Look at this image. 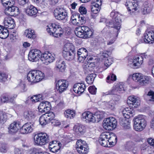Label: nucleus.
I'll return each instance as SVG.
<instances>
[{"instance_id": "12", "label": "nucleus", "mask_w": 154, "mask_h": 154, "mask_svg": "<svg viewBox=\"0 0 154 154\" xmlns=\"http://www.w3.org/2000/svg\"><path fill=\"white\" fill-rule=\"evenodd\" d=\"M148 57L146 53H142L140 55H137L133 57L132 63L133 66L136 68L140 67L143 62L144 59Z\"/></svg>"}, {"instance_id": "36", "label": "nucleus", "mask_w": 154, "mask_h": 154, "mask_svg": "<svg viewBox=\"0 0 154 154\" xmlns=\"http://www.w3.org/2000/svg\"><path fill=\"white\" fill-rule=\"evenodd\" d=\"M44 99L42 95L41 94L38 95H34L30 97V100L32 103H35L38 102H40Z\"/></svg>"}, {"instance_id": "48", "label": "nucleus", "mask_w": 154, "mask_h": 154, "mask_svg": "<svg viewBox=\"0 0 154 154\" xmlns=\"http://www.w3.org/2000/svg\"><path fill=\"white\" fill-rule=\"evenodd\" d=\"M45 114L47 118V119L48 120L49 122L51 121L52 119H54L55 117V114L54 112H50Z\"/></svg>"}, {"instance_id": "62", "label": "nucleus", "mask_w": 154, "mask_h": 154, "mask_svg": "<svg viewBox=\"0 0 154 154\" xmlns=\"http://www.w3.org/2000/svg\"><path fill=\"white\" fill-rule=\"evenodd\" d=\"M8 149L7 145L5 144H2L0 147V152L2 153L6 152L8 151Z\"/></svg>"}, {"instance_id": "58", "label": "nucleus", "mask_w": 154, "mask_h": 154, "mask_svg": "<svg viewBox=\"0 0 154 154\" xmlns=\"http://www.w3.org/2000/svg\"><path fill=\"white\" fill-rule=\"evenodd\" d=\"M83 5H82L79 8V11L80 13V14H85L87 13V9L85 7L83 6Z\"/></svg>"}, {"instance_id": "1", "label": "nucleus", "mask_w": 154, "mask_h": 154, "mask_svg": "<svg viewBox=\"0 0 154 154\" xmlns=\"http://www.w3.org/2000/svg\"><path fill=\"white\" fill-rule=\"evenodd\" d=\"M41 53V51L37 49L31 50L28 54L29 60L32 62L36 61L40 58L42 63L46 65L53 62L55 60V55L53 53L51 54L48 51H46L40 55Z\"/></svg>"}, {"instance_id": "40", "label": "nucleus", "mask_w": 154, "mask_h": 154, "mask_svg": "<svg viewBox=\"0 0 154 154\" xmlns=\"http://www.w3.org/2000/svg\"><path fill=\"white\" fill-rule=\"evenodd\" d=\"M116 80V75L113 73H109L106 78V82L109 83L113 82Z\"/></svg>"}, {"instance_id": "39", "label": "nucleus", "mask_w": 154, "mask_h": 154, "mask_svg": "<svg viewBox=\"0 0 154 154\" xmlns=\"http://www.w3.org/2000/svg\"><path fill=\"white\" fill-rule=\"evenodd\" d=\"M86 128L85 126L82 124H78V135L83 134L86 131Z\"/></svg>"}, {"instance_id": "26", "label": "nucleus", "mask_w": 154, "mask_h": 154, "mask_svg": "<svg viewBox=\"0 0 154 154\" xmlns=\"http://www.w3.org/2000/svg\"><path fill=\"white\" fill-rule=\"evenodd\" d=\"M90 29L88 27L86 26H78V37L81 38V35H84Z\"/></svg>"}, {"instance_id": "31", "label": "nucleus", "mask_w": 154, "mask_h": 154, "mask_svg": "<svg viewBox=\"0 0 154 154\" xmlns=\"http://www.w3.org/2000/svg\"><path fill=\"white\" fill-rule=\"evenodd\" d=\"M23 116L25 119L28 121H32L35 117L34 112L32 111H25L24 113Z\"/></svg>"}, {"instance_id": "45", "label": "nucleus", "mask_w": 154, "mask_h": 154, "mask_svg": "<svg viewBox=\"0 0 154 154\" xmlns=\"http://www.w3.org/2000/svg\"><path fill=\"white\" fill-rule=\"evenodd\" d=\"M39 122L40 124L42 125H45L49 122L48 120L47 119V118L44 115L41 116L39 119Z\"/></svg>"}, {"instance_id": "46", "label": "nucleus", "mask_w": 154, "mask_h": 154, "mask_svg": "<svg viewBox=\"0 0 154 154\" xmlns=\"http://www.w3.org/2000/svg\"><path fill=\"white\" fill-rule=\"evenodd\" d=\"M134 145V142L131 141H129L125 144V148L126 149L129 151H130L133 149Z\"/></svg>"}, {"instance_id": "7", "label": "nucleus", "mask_w": 154, "mask_h": 154, "mask_svg": "<svg viewBox=\"0 0 154 154\" xmlns=\"http://www.w3.org/2000/svg\"><path fill=\"white\" fill-rule=\"evenodd\" d=\"M34 140L35 144L40 145H45L50 141L49 136L46 133L42 132L35 134Z\"/></svg>"}, {"instance_id": "8", "label": "nucleus", "mask_w": 154, "mask_h": 154, "mask_svg": "<svg viewBox=\"0 0 154 154\" xmlns=\"http://www.w3.org/2000/svg\"><path fill=\"white\" fill-rule=\"evenodd\" d=\"M113 138L117 139V137L115 134H110L108 133L104 132L101 134L99 139V142L102 146L106 147L108 146V142H109V140H112Z\"/></svg>"}, {"instance_id": "34", "label": "nucleus", "mask_w": 154, "mask_h": 154, "mask_svg": "<svg viewBox=\"0 0 154 154\" xmlns=\"http://www.w3.org/2000/svg\"><path fill=\"white\" fill-rule=\"evenodd\" d=\"M61 145V143L59 142L55 146L51 147L49 146L48 149L51 152L53 153H56L58 152H60Z\"/></svg>"}, {"instance_id": "53", "label": "nucleus", "mask_w": 154, "mask_h": 154, "mask_svg": "<svg viewBox=\"0 0 154 154\" xmlns=\"http://www.w3.org/2000/svg\"><path fill=\"white\" fill-rule=\"evenodd\" d=\"M85 54L87 55L88 51L87 50L84 48H80L78 50V55H81V54Z\"/></svg>"}, {"instance_id": "42", "label": "nucleus", "mask_w": 154, "mask_h": 154, "mask_svg": "<svg viewBox=\"0 0 154 154\" xmlns=\"http://www.w3.org/2000/svg\"><path fill=\"white\" fill-rule=\"evenodd\" d=\"M117 91L114 86H113L111 89L108 91L103 93V96H106L107 95H117Z\"/></svg>"}, {"instance_id": "54", "label": "nucleus", "mask_w": 154, "mask_h": 154, "mask_svg": "<svg viewBox=\"0 0 154 154\" xmlns=\"http://www.w3.org/2000/svg\"><path fill=\"white\" fill-rule=\"evenodd\" d=\"M151 10L149 7H144L141 9V12L143 14L145 15L149 13Z\"/></svg>"}, {"instance_id": "50", "label": "nucleus", "mask_w": 154, "mask_h": 154, "mask_svg": "<svg viewBox=\"0 0 154 154\" xmlns=\"http://www.w3.org/2000/svg\"><path fill=\"white\" fill-rule=\"evenodd\" d=\"M46 101H44L41 102L39 104L38 106V109L39 112L42 113L45 112V111H44V109L45 108V106Z\"/></svg>"}, {"instance_id": "19", "label": "nucleus", "mask_w": 154, "mask_h": 154, "mask_svg": "<svg viewBox=\"0 0 154 154\" xmlns=\"http://www.w3.org/2000/svg\"><path fill=\"white\" fill-rule=\"evenodd\" d=\"M94 0L91 3V10L92 13L97 14L99 12L101 8L102 1L101 0Z\"/></svg>"}, {"instance_id": "21", "label": "nucleus", "mask_w": 154, "mask_h": 154, "mask_svg": "<svg viewBox=\"0 0 154 154\" xmlns=\"http://www.w3.org/2000/svg\"><path fill=\"white\" fill-rule=\"evenodd\" d=\"M102 61L104 65L108 68L113 63V59L107 53L106 51L103 52L101 56Z\"/></svg>"}, {"instance_id": "10", "label": "nucleus", "mask_w": 154, "mask_h": 154, "mask_svg": "<svg viewBox=\"0 0 154 154\" xmlns=\"http://www.w3.org/2000/svg\"><path fill=\"white\" fill-rule=\"evenodd\" d=\"M53 14L55 18L59 20L65 19L67 17L66 10L62 7H57L54 10Z\"/></svg>"}, {"instance_id": "2", "label": "nucleus", "mask_w": 154, "mask_h": 154, "mask_svg": "<svg viewBox=\"0 0 154 154\" xmlns=\"http://www.w3.org/2000/svg\"><path fill=\"white\" fill-rule=\"evenodd\" d=\"M110 17L112 19L107 21L106 22V25L108 27L113 28L117 30L115 34L116 37L110 41H108L107 45H111L113 44L117 37L120 29L121 28L122 20L120 18L121 15L117 11H112L110 14Z\"/></svg>"}, {"instance_id": "41", "label": "nucleus", "mask_w": 154, "mask_h": 154, "mask_svg": "<svg viewBox=\"0 0 154 154\" xmlns=\"http://www.w3.org/2000/svg\"><path fill=\"white\" fill-rule=\"evenodd\" d=\"M143 75L140 73H135L134 74L132 77V79L133 80L136 82H139L143 78Z\"/></svg>"}, {"instance_id": "64", "label": "nucleus", "mask_w": 154, "mask_h": 154, "mask_svg": "<svg viewBox=\"0 0 154 154\" xmlns=\"http://www.w3.org/2000/svg\"><path fill=\"white\" fill-rule=\"evenodd\" d=\"M149 81V79L147 77H143L142 80H140L139 83L141 85H143L145 84H147L148 83Z\"/></svg>"}, {"instance_id": "33", "label": "nucleus", "mask_w": 154, "mask_h": 154, "mask_svg": "<svg viewBox=\"0 0 154 154\" xmlns=\"http://www.w3.org/2000/svg\"><path fill=\"white\" fill-rule=\"evenodd\" d=\"M56 67L60 70L59 71L63 72L64 71L66 68L65 63V62L60 60H57L56 62Z\"/></svg>"}, {"instance_id": "38", "label": "nucleus", "mask_w": 154, "mask_h": 154, "mask_svg": "<svg viewBox=\"0 0 154 154\" xmlns=\"http://www.w3.org/2000/svg\"><path fill=\"white\" fill-rule=\"evenodd\" d=\"M124 83L123 82H120L114 86L117 91L119 93H122L125 91L124 88Z\"/></svg>"}, {"instance_id": "23", "label": "nucleus", "mask_w": 154, "mask_h": 154, "mask_svg": "<svg viewBox=\"0 0 154 154\" xmlns=\"http://www.w3.org/2000/svg\"><path fill=\"white\" fill-rule=\"evenodd\" d=\"M127 103L128 104H132V105H135L134 107H137L140 104L139 98L134 96H129Z\"/></svg>"}, {"instance_id": "49", "label": "nucleus", "mask_w": 154, "mask_h": 154, "mask_svg": "<svg viewBox=\"0 0 154 154\" xmlns=\"http://www.w3.org/2000/svg\"><path fill=\"white\" fill-rule=\"evenodd\" d=\"M52 23L49 25L47 26L48 28H47L46 30L48 33L50 35H52L54 37V29L52 27Z\"/></svg>"}, {"instance_id": "17", "label": "nucleus", "mask_w": 154, "mask_h": 154, "mask_svg": "<svg viewBox=\"0 0 154 154\" xmlns=\"http://www.w3.org/2000/svg\"><path fill=\"white\" fill-rule=\"evenodd\" d=\"M17 96L16 94L14 95L13 97H10L8 93L3 94L0 97V104L2 103H14V99Z\"/></svg>"}, {"instance_id": "6", "label": "nucleus", "mask_w": 154, "mask_h": 154, "mask_svg": "<svg viewBox=\"0 0 154 154\" xmlns=\"http://www.w3.org/2000/svg\"><path fill=\"white\" fill-rule=\"evenodd\" d=\"M134 127L137 131H141L145 128L146 125V121L145 117L142 115L138 116L133 120Z\"/></svg>"}, {"instance_id": "14", "label": "nucleus", "mask_w": 154, "mask_h": 154, "mask_svg": "<svg viewBox=\"0 0 154 154\" xmlns=\"http://www.w3.org/2000/svg\"><path fill=\"white\" fill-rule=\"evenodd\" d=\"M55 83L56 91L59 94H61L66 90L68 86V82L65 80H59Z\"/></svg>"}, {"instance_id": "15", "label": "nucleus", "mask_w": 154, "mask_h": 154, "mask_svg": "<svg viewBox=\"0 0 154 154\" xmlns=\"http://www.w3.org/2000/svg\"><path fill=\"white\" fill-rule=\"evenodd\" d=\"M34 122H27L24 124L20 128V131L23 134H26L32 132Z\"/></svg>"}, {"instance_id": "51", "label": "nucleus", "mask_w": 154, "mask_h": 154, "mask_svg": "<svg viewBox=\"0 0 154 154\" xmlns=\"http://www.w3.org/2000/svg\"><path fill=\"white\" fill-rule=\"evenodd\" d=\"M83 15L84 14H80L78 13V17L79 19V22H78V23L82 24L85 23V18Z\"/></svg>"}, {"instance_id": "44", "label": "nucleus", "mask_w": 154, "mask_h": 154, "mask_svg": "<svg viewBox=\"0 0 154 154\" xmlns=\"http://www.w3.org/2000/svg\"><path fill=\"white\" fill-rule=\"evenodd\" d=\"M121 124L125 129H129L131 128L130 122L128 120L126 119L122 120Z\"/></svg>"}, {"instance_id": "29", "label": "nucleus", "mask_w": 154, "mask_h": 154, "mask_svg": "<svg viewBox=\"0 0 154 154\" xmlns=\"http://www.w3.org/2000/svg\"><path fill=\"white\" fill-rule=\"evenodd\" d=\"M75 114V112L74 110L69 109L65 110L64 113V116L68 119L73 118Z\"/></svg>"}, {"instance_id": "56", "label": "nucleus", "mask_w": 154, "mask_h": 154, "mask_svg": "<svg viewBox=\"0 0 154 154\" xmlns=\"http://www.w3.org/2000/svg\"><path fill=\"white\" fill-rule=\"evenodd\" d=\"M9 36L10 39L13 40L16 39L17 37L16 32L14 30L13 32H11L10 34L9 33Z\"/></svg>"}, {"instance_id": "25", "label": "nucleus", "mask_w": 154, "mask_h": 154, "mask_svg": "<svg viewBox=\"0 0 154 154\" xmlns=\"http://www.w3.org/2000/svg\"><path fill=\"white\" fill-rule=\"evenodd\" d=\"M26 12L28 15L32 16L36 14L38 10L36 8L32 5H30L27 6Z\"/></svg>"}, {"instance_id": "59", "label": "nucleus", "mask_w": 154, "mask_h": 154, "mask_svg": "<svg viewBox=\"0 0 154 154\" xmlns=\"http://www.w3.org/2000/svg\"><path fill=\"white\" fill-rule=\"evenodd\" d=\"M117 141V139L115 138H112L111 140H109V142H108L107 143L108 146L106 147H110L114 146L116 144Z\"/></svg>"}, {"instance_id": "9", "label": "nucleus", "mask_w": 154, "mask_h": 154, "mask_svg": "<svg viewBox=\"0 0 154 154\" xmlns=\"http://www.w3.org/2000/svg\"><path fill=\"white\" fill-rule=\"evenodd\" d=\"M139 43L153 44L154 42V30L146 31L139 41Z\"/></svg>"}, {"instance_id": "55", "label": "nucleus", "mask_w": 154, "mask_h": 154, "mask_svg": "<svg viewBox=\"0 0 154 154\" xmlns=\"http://www.w3.org/2000/svg\"><path fill=\"white\" fill-rule=\"evenodd\" d=\"M50 122H51L53 125L56 126H59L61 125V123L59 120L56 119L54 118V119H52L51 121Z\"/></svg>"}, {"instance_id": "37", "label": "nucleus", "mask_w": 154, "mask_h": 154, "mask_svg": "<svg viewBox=\"0 0 154 154\" xmlns=\"http://www.w3.org/2000/svg\"><path fill=\"white\" fill-rule=\"evenodd\" d=\"M96 77V75L94 74L91 73L88 74L86 78V81L88 84H92L94 82Z\"/></svg>"}, {"instance_id": "30", "label": "nucleus", "mask_w": 154, "mask_h": 154, "mask_svg": "<svg viewBox=\"0 0 154 154\" xmlns=\"http://www.w3.org/2000/svg\"><path fill=\"white\" fill-rule=\"evenodd\" d=\"M63 51L75 53V48L72 43H68L64 45Z\"/></svg>"}, {"instance_id": "18", "label": "nucleus", "mask_w": 154, "mask_h": 154, "mask_svg": "<svg viewBox=\"0 0 154 154\" xmlns=\"http://www.w3.org/2000/svg\"><path fill=\"white\" fill-rule=\"evenodd\" d=\"M52 27L54 31V37L57 38L58 37H61L63 33V29L59 23L55 22L52 23Z\"/></svg>"}, {"instance_id": "24", "label": "nucleus", "mask_w": 154, "mask_h": 154, "mask_svg": "<svg viewBox=\"0 0 154 154\" xmlns=\"http://www.w3.org/2000/svg\"><path fill=\"white\" fill-rule=\"evenodd\" d=\"M134 110L130 107L125 108L122 111L123 116L126 119H129L133 116Z\"/></svg>"}, {"instance_id": "5", "label": "nucleus", "mask_w": 154, "mask_h": 154, "mask_svg": "<svg viewBox=\"0 0 154 154\" xmlns=\"http://www.w3.org/2000/svg\"><path fill=\"white\" fill-rule=\"evenodd\" d=\"M45 74L39 70H32L27 73L26 78L31 83H37L41 81L45 77Z\"/></svg>"}, {"instance_id": "28", "label": "nucleus", "mask_w": 154, "mask_h": 154, "mask_svg": "<svg viewBox=\"0 0 154 154\" xmlns=\"http://www.w3.org/2000/svg\"><path fill=\"white\" fill-rule=\"evenodd\" d=\"M62 55L66 60L71 61L74 59L75 53L62 51Z\"/></svg>"}, {"instance_id": "11", "label": "nucleus", "mask_w": 154, "mask_h": 154, "mask_svg": "<svg viewBox=\"0 0 154 154\" xmlns=\"http://www.w3.org/2000/svg\"><path fill=\"white\" fill-rule=\"evenodd\" d=\"M117 121L116 119L113 117H109L105 120L103 124V127L106 129L112 130L114 129L116 127Z\"/></svg>"}, {"instance_id": "32", "label": "nucleus", "mask_w": 154, "mask_h": 154, "mask_svg": "<svg viewBox=\"0 0 154 154\" xmlns=\"http://www.w3.org/2000/svg\"><path fill=\"white\" fill-rule=\"evenodd\" d=\"M25 35L26 37L31 39H35L36 37L34 30L30 29L26 30L25 32Z\"/></svg>"}, {"instance_id": "27", "label": "nucleus", "mask_w": 154, "mask_h": 154, "mask_svg": "<svg viewBox=\"0 0 154 154\" xmlns=\"http://www.w3.org/2000/svg\"><path fill=\"white\" fill-rule=\"evenodd\" d=\"M9 35V32L8 29L4 26L0 25V38L2 39L7 38Z\"/></svg>"}, {"instance_id": "43", "label": "nucleus", "mask_w": 154, "mask_h": 154, "mask_svg": "<svg viewBox=\"0 0 154 154\" xmlns=\"http://www.w3.org/2000/svg\"><path fill=\"white\" fill-rule=\"evenodd\" d=\"M78 86H79L78 90V96H80L83 93L85 88V85L83 83H78Z\"/></svg>"}, {"instance_id": "3", "label": "nucleus", "mask_w": 154, "mask_h": 154, "mask_svg": "<svg viewBox=\"0 0 154 154\" xmlns=\"http://www.w3.org/2000/svg\"><path fill=\"white\" fill-rule=\"evenodd\" d=\"M3 5L5 7V13L6 15L13 16L18 15L20 13L19 8L14 6V0H1Z\"/></svg>"}, {"instance_id": "52", "label": "nucleus", "mask_w": 154, "mask_h": 154, "mask_svg": "<svg viewBox=\"0 0 154 154\" xmlns=\"http://www.w3.org/2000/svg\"><path fill=\"white\" fill-rule=\"evenodd\" d=\"M8 75L5 73L0 72V81L5 82L6 81Z\"/></svg>"}, {"instance_id": "22", "label": "nucleus", "mask_w": 154, "mask_h": 154, "mask_svg": "<svg viewBox=\"0 0 154 154\" xmlns=\"http://www.w3.org/2000/svg\"><path fill=\"white\" fill-rule=\"evenodd\" d=\"M3 23L5 27L7 29H13L16 25L14 19L9 17H5L4 19Z\"/></svg>"}, {"instance_id": "35", "label": "nucleus", "mask_w": 154, "mask_h": 154, "mask_svg": "<svg viewBox=\"0 0 154 154\" xmlns=\"http://www.w3.org/2000/svg\"><path fill=\"white\" fill-rule=\"evenodd\" d=\"M72 15L70 18V21L71 24L73 25H77V12L71 11Z\"/></svg>"}, {"instance_id": "20", "label": "nucleus", "mask_w": 154, "mask_h": 154, "mask_svg": "<svg viewBox=\"0 0 154 154\" xmlns=\"http://www.w3.org/2000/svg\"><path fill=\"white\" fill-rule=\"evenodd\" d=\"M85 141L81 139H78V152L80 154H85L88 152L87 148L84 147L85 146Z\"/></svg>"}, {"instance_id": "16", "label": "nucleus", "mask_w": 154, "mask_h": 154, "mask_svg": "<svg viewBox=\"0 0 154 154\" xmlns=\"http://www.w3.org/2000/svg\"><path fill=\"white\" fill-rule=\"evenodd\" d=\"M20 123L18 121H14L11 123L8 128V133L14 134L17 133L20 128Z\"/></svg>"}, {"instance_id": "47", "label": "nucleus", "mask_w": 154, "mask_h": 154, "mask_svg": "<svg viewBox=\"0 0 154 154\" xmlns=\"http://www.w3.org/2000/svg\"><path fill=\"white\" fill-rule=\"evenodd\" d=\"M118 100H111L110 101L107 102L106 104L107 106L109 109H113L114 108V106L116 104L115 101Z\"/></svg>"}, {"instance_id": "4", "label": "nucleus", "mask_w": 154, "mask_h": 154, "mask_svg": "<svg viewBox=\"0 0 154 154\" xmlns=\"http://www.w3.org/2000/svg\"><path fill=\"white\" fill-rule=\"evenodd\" d=\"M103 117V115L100 111L96 112L94 114L90 112H85L82 115V118L86 119V122L88 123H94L96 122H99Z\"/></svg>"}, {"instance_id": "63", "label": "nucleus", "mask_w": 154, "mask_h": 154, "mask_svg": "<svg viewBox=\"0 0 154 154\" xmlns=\"http://www.w3.org/2000/svg\"><path fill=\"white\" fill-rule=\"evenodd\" d=\"M46 104H45V106L44 111H45V112H47L51 109V106L49 102L46 101Z\"/></svg>"}, {"instance_id": "57", "label": "nucleus", "mask_w": 154, "mask_h": 154, "mask_svg": "<svg viewBox=\"0 0 154 154\" xmlns=\"http://www.w3.org/2000/svg\"><path fill=\"white\" fill-rule=\"evenodd\" d=\"M97 89L94 86H90L88 88V91L91 94H95L96 93Z\"/></svg>"}, {"instance_id": "61", "label": "nucleus", "mask_w": 154, "mask_h": 154, "mask_svg": "<svg viewBox=\"0 0 154 154\" xmlns=\"http://www.w3.org/2000/svg\"><path fill=\"white\" fill-rule=\"evenodd\" d=\"M147 95L149 97V100L154 102V91L150 90L147 94Z\"/></svg>"}, {"instance_id": "60", "label": "nucleus", "mask_w": 154, "mask_h": 154, "mask_svg": "<svg viewBox=\"0 0 154 154\" xmlns=\"http://www.w3.org/2000/svg\"><path fill=\"white\" fill-rule=\"evenodd\" d=\"M93 35V32L91 29L89 30L86 33H85L84 35H82L81 36L82 38H90Z\"/></svg>"}, {"instance_id": "13", "label": "nucleus", "mask_w": 154, "mask_h": 154, "mask_svg": "<svg viewBox=\"0 0 154 154\" xmlns=\"http://www.w3.org/2000/svg\"><path fill=\"white\" fill-rule=\"evenodd\" d=\"M125 5L129 13L131 14L138 9V2L134 0H127Z\"/></svg>"}]
</instances>
